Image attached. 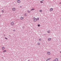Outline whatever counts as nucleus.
<instances>
[{"label": "nucleus", "instance_id": "obj_1", "mask_svg": "<svg viewBox=\"0 0 61 61\" xmlns=\"http://www.w3.org/2000/svg\"><path fill=\"white\" fill-rule=\"evenodd\" d=\"M33 19H34V22H36V21H37V19L35 18H34Z\"/></svg>", "mask_w": 61, "mask_h": 61}, {"label": "nucleus", "instance_id": "obj_2", "mask_svg": "<svg viewBox=\"0 0 61 61\" xmlns=\"http://www.w3.org/2000/svg\"><path fill=\"white\" fill-rule=\"evenodd\" d=\"M10 24L11 25H14V23L13 22H12L10 23Z\"/></svg>", "mask_w": 61, "mask_h": 61}, {"label": "nucleus", "instance_id": "obj_3", "mask_svg": "<svg viewBox=\"0 0 61 61\" xmlns=\"http://www.w3.org/2000/svg\"><path fill=\"white\" fill-rule=\"evenodd\" d=\"M50 52L49 51L48 52L47 54L48 55H50Z\"/></svg>", "mask_w": 61, "mask_h": 61}, {"label": "nucleus", "instance_id": "obj_4", "mask_svg": "<svg viewBox=\"0 0 61 61\" xmlns=\"http://www.w3.org/2000/svg\"><path fill=\"white\" fill-rule=\"evenodd\" d=\"M13 11H15V8H13L12 9Z\"/></svg>", "mask_w": 61, "mask_h": 61}, {"label": "nucleus", "instance_id": "obj_5", "mask_svg": "<svg viewBox=\"0 0 61 61\" xmlns=\"http://www.w3.org/2000/svg\"><path fill=\"white\" fill-rule=\"evenodd\" d=\"M53 8H51L50 9V12H51V11H53Z\"/></svg>", "mask_w": 61, "mask_h": 61}, {"label": "nucleus", "instance_id": "obj_6", "mask_svg": "<svg viewBox=\"0 0 61 61\" xmlns=\"http://www.w3.org/2000/svg\"><path fill=\"white\" fill-rule=\"evenodd\" d=\"M17 2L18 3H20V1L19 0H18L17 1Z\"/></svg>", "mask_w": 61, "mask_h": 61}, {"label": "nucleus", "instance_id": "obj_7", "mask_svg": "<svg viewBox=\"0 0 61 61\" xmlns=\"http://www.w3.org/2000/svg\"><path fill=\"white\" fill-rule=\"evenodd\" d=\"M55 61H58V59L57 58H56L55 59Z\"/></svg>", "mask_w": 61, "mask_h": 61}, {"label": "nucleus", "instance_id": "obj_8", "mask_svg": "<svg viewBox=\"0 0 61 61\" xmlns=\"http://www.w3.org/2000/svg\"><path fill=\"white\" fill-rule=\"evenodd\" d=\"M21 20H22L24 19V17H21L20 18Z\"/></svg>", "mask_w": 61, "mask_h": 61}, {"label": "nucleus", "instance_id": "obj_9", "mask_svg": "<svg viewBox=\"0 0 61 61\" xmlns=\"http://www.w3.org/2000/svg\"><path fill=\"white\" fill-rule=\"evenodd\" d=\"M47 32L48 33H50V30H49L47 31Z\"/></svg>", "mask_w": 61, "mask_h": 61}, {"label": "nucleus", "instance_id": "obj_10", "mask_svg": "<svg viewBox=\"0 0 61 61\" xmlns=\"http://www.w3.org/2000/svg\"><path fill=\"white\" fill-rule=\"evenodd\" d=\"M25 16H27V15H26V13H25Z\"/></svg>", "mask_w": 61, "mask_h": 61}, {"label": "nucleus", "instance_id": "obj_11", "mask_svg": "<svg viewBox=\"0 0 61 61\" xmlns=\"http://www.w3.org/2000/svg\"><path fill=\"white\" fill-rule=\"evenodd\" d=\"M48 40L49 41H50V40H51V38H49L48 39Z\"/></svg>", "mask_w": 61, "mask_h": 61}, {"label": "nucleus", "instance_id": "obj_12", "mask_svg": "<svg viewBox=\"0 0 61 61\" xmlns=\"http://www.w3.org/2000/svg\"><path fill=\"white\" fill-rule=\"evenodd\" d=\"M40 43L39 42H38L37 43V45L38 46H39V45H40Z\"/></svg>", "mask_w": 61, "mask_h": 61}, {"label": "nucleus", "instance_id": "obj_13", "mask_svg": "<svg viewBox=\"0 0 61 61\" xmlns=\"http://www.w3.org/2000/svg\"><path fill=\"white\" fill-rule=\"evenodd\" d=\"M50 59H51V58H50L49 59H48L46 60V61H48V60H50Z\"/></svg>", "mask_w": 61, "mask_h": 61}, {"label": "nucleus", "instance_id": "obj_14", "mask_svg": "<svg viewBox=\"0 0 61 61\" xmlns=\"http://www.w3.org/2000/svg\"><path fill=\"white\" fill-rule=\"evenodd\" d=\"M35 9H32L31 10V11H33V10H34Z\"/></svg>", "mask_w": 61, "mask_h": 61}, {"label": "nucleus", "instance_id": "obj_15", "mask_svg": "<svg viewBox=\"0 0 61 61\" xmlns=\"http://www.w3.org/2000/svg\"><path fill=\"white\" fill-rule=\"evenodd\" d=\"M5 49V47H3L2 48V50H4Z\"/></svg>", "mask_w": 61, "mask_h": 61}, {"label": "nucleus", "instance_id": "obj_16", "mask_svg": "<svg viewBox=\"0 0 61 61\" xmlns=\"http://www.w3.org/2000/svg\"><path fill=\"white\" fill-rule=\"evenodd\" d=\"M6 52V51L5 50H4L3 51V53H4V52Z\"/></svg>", "mask_w": 61, "mask_h": 61}, {"label": "nucleus", "instance_id": "obj_17", "mask_svg": "<svg viewBox=\"0 0 61 61\" xmlns=\"http://www.w3.org/2000/svg\"><path fill=\"white\" fill-rule=\"evenodd\" d=\"M27 12L28 13H30V11H29V10H28L27 11Z\"/></svg>", "mask_w": 61, "mask_h": 61}, {"label": "nucleus", "instance_id": "obj_18", "mask_svg": "<svg viewBox=\"0 0 61 61\" xmlns=\"http://www.w3.org/2000/svg\"><path fill=\"white\" fill-rule=\"evenodd\" d=\"M40 12H42V10H39Z\"/></svg>", "mask_w": 61, "mask_h": 61}, {"label": "nucleus", "instance_id": "obj_19", "mask_svg": "<svg viewBox=\"0 0 61 61\" xmlns=\"http://www.w3.org/2000/svg\"><path fill=\"white\" fill-rule=\"evenodd\" d=\"M37 20H39V18H37Z\"/></svg>", "mask_w": 61, "mask_h": 61}, {"label": "nucleus", "instance_id": "obj_20", "mask_svg": "<svg viewBox=\"0 0 61 61\" xmlns=\"http://www.w3.org/2000/svg\"><path fill=\"white\" fill-rule=\"evenodd\" d=\"M40 2L41 3H43V2L42 1H40Z\"/></svg>", "mask_w": 61, "mask_h": 61}, {"label": "nucleus", "instance_id": "obj_21", "mask_svg": "<svg viewBox=\"0 0 61 61\" xmlns=\"http://www.w3.org/2000/svg\"><path fill=\"white\" fill-rule=\"evenodd\" d=\"M39 40L40 41H41V39H39Z\"/></svg>", "mask_w": 61, "mask_h": 61}, {"label": "nucleus", "instance_id": "obj_22", "mask_svg": "<svg viewBox=\"0 0 61 61\" xmlns=\"http://www.w3.org/2000/svg\"><path fill=\"white\" fill-rule=\"evenodd\" d=\"M1 11H2V13H3V12H4V11H3V10H2Z\"/></svg>", "mask_w": 61, "mask_h": 61}, {"label": "nucleus", "instance_id": "obj_23", "mask_svg": "<svg viewBox=\"0 0 61 61\" xmlns=\"http://www.w3.org/2000/svg\"><path fill=\"white\" fill-rule=\"evenodd\" d=\"M38 26H40V25L39 24L38 25Z\"/></svg>", "mask_w": 61, "mask_h": 61}, {"label": "nucleus", "instance_id": "obj_24", "mask_svg": "<svg viewBox=\"0 0 61 61\" xmlns=\"http://www.w3.org/2000/svg\"><path fill=\"white\" fill-rule=\"evenodd\" d=\"M5 39H8L7 38H6V37H5Z\"/></svg>", "mask_w": 61, "mask_h": 61}, {"label": "nucleus", "instance_id": "obj_25", "mask_svg": "<svg viewBox=\"0 0 61 61\" xmlns=\"http://www.w3.org/2000/svg\"><path fill=\"white\" fill-rule=\"evenodd\" d=\"M53 61H56V60H54Z\"/></svg>", "mask_w": 61, "mask_h": 61}, {"label": "nucleus", "instance_id": "obj_26", "mask_svg": "<svg viewBox=\"0 0 61 61\" xmlns=\"http://www.w3.org/2000/svg\"><path fill=\"white\" fill-rule=\"evenodd\" d=\"M61 4V2H60L59 3V4L60 5Z\"/></svg>", "mask_w": 61, "mask_h": 61}, {"label": "nucleus", "instance_id": "obj_27", "mask_svg": "<svg viewBox=\"0 0 61 61\" xmlns=\"http://www.w3.org/2000/svg\"><path fill=\"white\" fill-rule=\"evenodd\" d=\"M15 31V30H14L13 31Z\"/></svg>", "mask_w": 61, "mask_h": 61}, {"label": "nucleus", "instance_id": "obj_28", "mask_svg": "<svg viewBox=\"0 0 61 61\" xmlns=\"http://www.w3.org/2000/svg\"><path fill=\"white\" fill-rule=\"evenodd\" d=\"M30 61V60H28V61Z\"/></svg>", "mask_w": 61, "mask_h": 61}, {"label": "nucleus", "instance_id": "obj_29", "mask_svg": "<svg viewBox=\"0 0 61 61\" xmlns=\"http://www.w3.org/2000/svg\"><path fill=\"white\" fill-rule=\"evenodd\" d=\"M41 0V1H44V0Z\"/></svg>", "mask_w": 61, "mask_h": 61}, {"label": "nucleus", "instance_id": "obj_30", "mask_svg": "<svg viewBox=\"0 0 61 61\" xmlns=\"http://www.w3.org/2000/svg\"><path fill=\"white\" fill-rule=\"evenodd\" d=\"M1 17V15H0V17Z\"/></svg>", "mask_w": 61, "mask_h": 61}, {"label": "nucleus", "instance_id": "obj_31", "mask_svg": "<svg viewBox=\"0 0 61 61\" xmlns=\"http://www.w3.org/2000/svg\"><path fill=\"white\" fill-rule=\"evenodd\" d=\"M60 53H61V51L60 52Z\"/></svg>", "mask_w": 61, "mask_h": 61}]
</instances>
